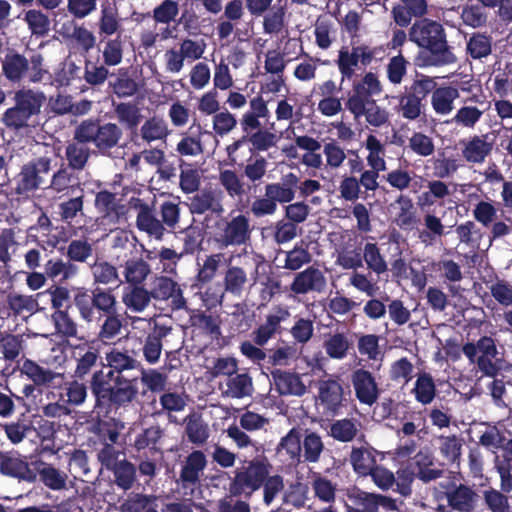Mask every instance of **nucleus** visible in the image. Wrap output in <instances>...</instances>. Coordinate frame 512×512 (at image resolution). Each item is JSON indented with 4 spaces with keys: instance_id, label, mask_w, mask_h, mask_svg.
Returning a JSON list of instances; mask_svg holds the SVG:
<instances>
[{
    "instance_id": "38",
    "label": "nucleus",
    "mask_w": 512,
    "mask_h": 512,
    "mask_svg": "<svg viewBox=\"0 0 512 512\" xmlns=\"http://www.w3.org/2000/svg\"><path fill=\"white\" fill-rule=\"evenodd\" d=\"M0 471L2 474L14 478L22 479L28 482L36 480L35 466L17 457H5L0 461Z\"/></svg>"
},
{
    "instance_id": "29",
    "label": "nucleus",
    "mask_w": 512,
    "mask_h": 512,
    "mask_svg": "<svg viewBox=\"0 0 512 512\" xmlns=\"http://www.w3.org/2000/svg\"><path fill=\"white\" fill-rule=\"evenodd\" d=\"M299 177L290 172L282 177V182H273L265 185L264 190L274 199L276 204L290 203L294 200Z\"/></svg>"
},
{
    "instance_id": "22",
    "label": "nucleus",
    "mask_w": 512,
    "mask_h": 512,
    "mask_svg": "<svg viewBox=\"0 0 512 512\" xmlns=\"http://www.w3.org/2000/svg\"><path fill=\"white\" fill-rule=\"evenodd\" d=\"M409 473L406 478L407 482H411L415 477L424 483H428L442 477L444 470L435 467L434 458L429 452L419 451L413 458L411 467L405 471Z\"/></svg>"
},
{
    "instance_id": "14",
    "label": "nucleus",
    "mask_w": 512,
    "mask_h": 512,
    "mask_svg": "<svg viewBox=\"0 0 512 512\" xmlns=\"http://www.w3.org/2000/svg\"><path fill=\"white\" fill-rule=\"evenodd\" d=\"M383 46L371 47L366 44L352 45L351 49L343 46L338 52L336 64L341 74V83L351 80L355 76L358 66L367 67L379 55L384 54Z\"/></svg>"
},
{
    "instance_id": "3",
    "label": "nucleus",
    "mask_w": 512,
    "mask_h": 512,
    "mask_svg": "<svg viewBox=\"0 0 512 512\" xmlns=\"http://www.w3.org/2000/svg\"><path fill=\"white\" fill-rule=\"evenodd\" d=\"M12 99L13 106L2 114V124L14 132L35 128L39 124L41 108L46 101L44 93L23 87L14 92Z\"/></svg>"
},
{
    "instance_id": "61",
    "label": "nucleus",
    "mask_w": 512,
    "mask_h": 512,
    "mask_svg": "<svg viewBox=\"0 0 512 512\" xmlns=\"http://www.w3.org/2000/svg\"><path fill=\"white\" fill-rule=\"evenodd\" d=\"M365 148L369 151L367 156V163L370 168L374 170L378 169L384 171L386 169L385 157V146L381 141L374 135L370 134L367 136L365 141Z\"/></svg>"
},
{
    "instance_id": "35",
    "label": "nucleus",
    "mask_w": 512,
    "mask_h": 512,
    "mask_svg": "<svg viewBox=\"0 0 512 512\" xmlns=\"http://www.w3.org/2000/svg\"><path fill=\"white\" fill-rule=\"evenodd\" d=\"M493 144L486 140V136L475 135L464 143L462 156L468 163H483L491 153Z\"/></svg>"
},
{
    "instance_id": "47",
    "label": "nucleus",
    "mask_w": 512,
    "mask_h": 512,
    "mask_svg": "<svg viewBox=\"0 0 512 512\" xmlns=\"http://www.w3.org/2000/svg\"><path fill=\"white\" fill-rule=\"evenodd\" d=\"M67 305L64 310L54 311L51 315L56 333L62 338H78L79 325L70 315Z\"/></svg>"
},
{
    "instance_id": "41",
    "label": "nucleus",
    "mask_w": 512,
    "mask_h": 512,
    "mask_svg": "<svg viewBox=\"0 0 512 512\" xmlns=\"http://www.w3.org/2000/svg\"><path fill=\"white\" fill-rule=\"evenodd\" d=\"M430 94H432L431 105L435 113L439 115L449 114L454 108V100L459 97L458 89L452 86H435Z\"/></svg>"
},
{
    "instance_id": "20",
    "label": "nucleus",
    "mask_w": 512,
    "mask_h": 512,
    "mask_svg": "<svg viewBox=\"0 0 512 512\" xmlns=\"http://www.w3.org/2000/svg\"><path fill=\"white\" fill-rule=\"evenodd\" d=\"M95 208L109 223L117 224L126 220L128 207L116 194L108 190H100L95 196Z\"/></svg>"
},
{
    "instance_id": "60",
    "label": "nucleus",
    "mask_w": 512,
    "mask_h": 512,
    "mask_svg": "<svg viewBox=\"0 0 512 512\" xmlns=\"http://www.w3.org/2000/svg\"><path fill=\"white\" fill-rule=\"evenodd\" d=\"M362 258L363 261H365L367 268L377 275L384 274L388 271L387 262L385 261L377 243L367 242L363 248Z\"/></svg>"
},
{
    "instance_id": "37",
    "label": "nucleus",
    "mask_w": 512,
    "mask_h": 512,
    "mask_svg": "<svg viewBox=\"0 0 512 512\" xmlns=\"http://www.w3.org/2000/svg\"><path fill=\"white\" fill-rule=\"evenodd\" d=\"M250 110L245 112L240 119V126L242 131L254 130V128L261 127V118L269 117V109L267 102L262 96L258 95L252 98L249 102Z\"/></svg>"
},
{
    "instance_id": "62",
    "label": "nucleus",
    "mask_w": 512,
    "mask_h": 512,
    "mask_svg": "<svg viewBox=\"0 0 512 512\" xmlns=\"http://www.w3.org/2000/svg\"><path fill=\"white\" fill-rule=\"evenodd\" d=\"M226 386L234 398H244L253 393V381L248 372L235 373L227 379Z\"/></svg>"
},
{
    "instance_id": "15",
    "label": "nucleus",
    "mask_w": 512,
    "mask_h": 512,
    "mask_svg": "<svg viewBox=\"0 0 512 512\" xmlns=\"http://www.w3.org/2000/svg\"><path fill=\"white\" fill-rule=\"evenodd\" d=\"M214 240L221 248L245 245L251 239L253 228L245 214L229 215L215 224Z\"/></svg>"
},
{
    "instance_id": "30",
    "label": "nucleus",
    "mask_w": 512,
    "mask_h": 512,
    "mask_svg": "<svg viewBox=\"0 0 512 512\" xmlns=\"http://www.w3.org/2000/svg\"><path fill=\"white\" fill-rule=\"evenodd\" d=\"M46 189L55 193H64L66 195L75 193L78 189H83L79 178L74 174V170L66 167L64 164L49 176Z\"/></svg>"
},
{
    "instance_id": "50",
    "label": "nucleus",
    "mask_w": 512,
    "mask_h": 512,
    "mask_svg": "<svg viewBox=\"0 0 512 512\" xmlns=\"http://www.w3.org/2000/svg\"><path fill=\"white\" fill-rule=\"evenodd\" d=\"M466 53L474 60L488 57L492 53V37L486 33H473L467 40Z\"/></svg>"
},
{
    "instance_id": "13",
    "label": "nucleus",
    "mask_w": 512,
    "mask_h": 512,
    "mask_svg": "<svg viewBox=\"0 0 512 512\" xmlns=\"http://www.w3.org/2000/svg\"><path fill=\"white\" fill-rule=\"evenodd\" d=\"M383 92V86L376 73L366 72L360 79L354 80L352 88L347 94L345 102L346 109L355 119L362 117L365 107H367L374 96Z\"/></svg>"
},
{
    "instance_id": "57",
    "label": "nucleus",
    "mask_w": 512,
    "mask_h": 512,
    "mask_svg": "<svg viewBox=\"0 0 512 512\" xmlns=\"http://www.w3.org/2000/svg\"><path fill=\"white\" fill-rule=\"evenodd\" d=\"M91 272L94 283L103 285H118L122 283L116 266L109 263L108 261H95L91 267Z\"/></svg>"
},
{
    "instance_id": "48",
    "label": "nucleus",
    "mask_w": 512,
    "mask_h": 512,
    "mask_svg": "<svg viewBox=\"0 0 512 512\" xmlns=\"http://www.w3.org/2000/svg\"><path fill=\"white\" fill-rule=\"evenodd\" d=\"M25 340L22 334L5 333L0 337V352L9 362H18L24 356Z\"/></svg>"
},
{
    "instance_id": "33",
    "label": "nucleus",
    "mask_w": 512,
    "mask_h": 512,
    "mask_svg": "<svg viewBox=\"0 0 512 512\" xmlns=\"http://www.w3.org/2000/svg\"><path fill=\"white\" fill-rule=\"evenodd\" d=\"M44 271L47 278L62 284L76 277L79 268L76 264L64 261L61 258H51L44 265Z\"/></svg>"
},
{
    "instance_id": "54",
    "label": "nucleus",
    "mask_w": 512,
    "mask_h": 512,
    "mask_svg": "<svg viewBox=\"0 0 512 512\" xmlns=\"http://www.w3.org/2000/svg\"><path fill=\"white\" fill-rule=\"evenodd\" d=\"M152 298L156 300H168L169 298L182 297L179 285L166 276L156 277L150 291ZM185 302L184 299H182Z\"/></svg>"
},
{
    "instance_id": "4",
    "label": "nucleus",
    "mask_w": 512,
    "mask_h": 512,
    "mask_svg": "<svg viewBox=\"0 0 512 512\" xmlns=\"http://www.w3.org/2000/svg\"><path fill=\"white\" fill-rule=\"evenodd\" d=\"M71 357L75 362L72 377L81 381L88 379L89 390L94 398V410L98 415H105V391L100 389V385L94 384L99 371H105L100 350L89 342H84L72 347Z\"/></svg>"
},
{
    "instance_id": "19",
    "label": "nucleus",
    "mask_w": 512,
    "mask_h": 512,
    "mask_svg": "<svg viewBox=\"0 0 512 512\" xmlns=\"http://www.w3.org/2000/svg\"><path fill=\"white\" fill-rule=\"evenodd\" d=\"M275 311L276 313L268 314L265 322L251 332L252 342L259 347H264L276 334H280L281 323L290 317V312L286 307L277 306Z\"/></svg>"
},
{
    "instance_id": "24",
    "label": "nucleus",
    "mask_w": 512,
    "mask_h": 512,
    "mask_svg": "<svg viewBox=\"0 0 512 512\" xmlns=\"http://www.w3.org/2000/svg\"><path fill=\"white\" fill-rule=\"evenodd\" d=\"M428 11L427 0H400L391 10L394 22L401 28L408 27L412 18H425Z\"/></svg>"
},
{
    "instance_id": "40",
    "label": "nucleus",
    "mask_w": 512,
    "mask_h": 512,
    "mask_svg": "<svg viewBox=\"0 0 512 512\" xmlns=\"http://www.w3.org/2000/svg\"><path fill=\"white\" fill-rule=\"evenodd\" d=\"M35 466L36 476L39 475L41 482L52 490H61L66 485L67 475L56 469L53 465L42 460L32 462Z\"/></svg>"
},
{
    "instance_id": "21",
    "label": "nucleus",
    "mask_w": 512,
    "mask_h": 512,
    "mask_svg": "<svg viewBox=\"0 0 512 512\" xmlns=\"http://www.w3.org/2000/svg\"><path fill=\"white\" fill-rule=\"evenodd\" d=\"M356 398L361 404L372 406L380 395V389L373 374L363 368L356 369L351 375Z\"/></svg>"
},
{
    "instance_id": "45",
    "label": "nucleus",
    "mask_w": 512,
    "mask_h": 512,
    "mask_svg": "<svg viewBox=\"0 0 512 512\" xmlns=\"http://www.w3.org/2000/svg\"><path fill=\"white\" fill-rule=\"evenodd\" d=\"M189 131L192 133L191 136L185 135L177 144V151L181 155L185 156H197L203 153V146L201 142V135L209 134L211 132L202 131V127L199 123L194 120L190 126Z\"/></svg>"
},
{
    "instance_id": "7",
    "label": "nucleus",
    "mask_w": 512,
    "mask_h": 512,
    "mask_svg": "<svg viewBox=\"0 0 512 512\" xmlns=\"http://www.w3.org/2000/svg\"><path fill=\"white\" fill-rule=\"evenodd\" d=\"M268 162L260 154L250 156L243 167L242 176L225 169L219 173V183L231 198H241L252 187L256 188L267 173Z\"/></svg>"
},
{
    "instance_id": "42",
    "label": "nucleus",
    "mask_w": 512,
    "mask_h": 512,
    "mask_svg": "<svg viewBox=\"0 0 512 512\" xmlns=\"http://www.w3.org/2000/svg\"><path fill=\"white\" fill-rule=\"evenodd\" d=\"M21 373L26 375L36 386H49L54 383L56 378H62V374L44 368L30 359L23 362Z\"/></svg>"
},
{
    "instance_id": "2",
    "label": "nucleus",
    "mask_w": 512,
    "mask_h": 512,
    "mask_svg": "<svg viewBox=\"0 0 512 512\" xmlns=\"http://www.w3.org/2000/svg\"><path fill=\"white\" fill-rule=\"evenodd\" d=\"M409 40L428 54V63L434 66L451 64L455 55L447 41L443 25L430 18L417 19L408 32Z\"/></svg>"
},
{
    "instance_id": "9",
    "label": "nucleus",
    "mask_w": 512,
    "mask_h": 512,
    "mask_svg": "<svg viewBox=\"0 0 512 512\" xmlns=\"http://www.w3.org/2000/svg\"><path fill=\"white\" fill-rule=\"evenodd\" d=\"M272 465L265 456H257L251 460H243V465L234 470L229 483L231 496L250 498L258 491L270 474Z\"/></svg>"
},
{
    "instance_id": "1",
    "label": "nucleus",
    "mask_w": 512,
    "mask_h": 512,
    "mask_svg": "<svg viewBox=\"0 0 512 512\" xmlns=\"http://www.w3.org/2000/svg\"><path fill=\"white\" fill-rule=\"evenodd\" d=\"M105 371H99L95 385L104 390L105 416L112 411L126 408L139 395V375L142 363L135 350L113 347L105 353Z\"/></svg>"
},
{
    "instance_id": "43",
    "label": "nucleus",
    "mask_w": 512,
    "mask_h": 512,
    "mask_svg": "<svg viewBox=\"0 0 512 512\" xmlns=\"http://www.w3.org/2000/svg\"><path fill=\"white\" fill-rule=\"evenodd\" d=\"M87 144L89 143L74 139L73 142L68 143L65 148L66 167L74 171H81L85 168L91 154Z\"/></svg>"
},
{
    "instance_id": "52",
    "label": "nucleus",
    "mask_w": 512,
    "mask_h": 512,
    "mask_svg": "<svg viewBox=\"0 0 512 512\" xmlns=\"http://www.w3.org/2000/svg\"><path fill=\"white\" fill-rule=\"evenodd\" d=\"M412 393L417 402L423 405L430 404L436 396V385L432 375L427 372L419 373Z\"/></svg>"
},
{
    "instance_id": "55",
    "label": "nucleus",
    "mask_w": 512,
    "mask_h": 512,
    "mask_svg": "<svg viewBox=\"0 0 512 512\" xmlns=\"http://www.w3.org/2000/svg\"><path fill=\"white\" fill-rule=\"evenodd\" d=\"M312 261V255L308 250L307 245L301 241L296 243L294 247L285 252V261L283 268L290 271H297L304 265Z\"/></svg>"
},
{
    "instance_id": "56",
    "label": "nucleus",
    "mask_w": 512,
    "mask_h": 512,
    "mask_svg": "<svg viewBox=\"0 0 512 512\" xmlns=\"http://www.w3.org/2000/svg\"><path fill=\"white\" fill-rule=\"evenodd\" d=\"M246 271L238 266H229L224 274V290L234 296H240L247 283Z\"/></svg>"
},
{
    "instance_id": "26",
    "label": "nucleus",
    "mask_w": 512,
    "mask_h": 512,
    "mask_svg": "<svg viewBox=\"0 0 512 512\" xmlns=\"http://www.w3.org/2000/svg\"><path fill=\"white\" fill-rule=\"evenodd\" d=\"M164 435L163 429L159 425H152L142 429L137 433L132 444V448L140 455L147 457L148 454L155 455L161 453L159 447L160 441Z\"/></svg>"
},
{
    "instance_id": "23",
    "label": "nucleus",
    "mask_w": 512,
    "mask_h": 512,
    "mask_svg": "<svg viewBox=\"0 0 512 512\" xmlns=\"http://www.w3.org/2000/svg\"><path fill=\"white\" fill-rule=\"evenodd\" d=\"M325 287L326 278L323 272L314 266H309L305 270L298 272L290 284V290L297 295L309 292L320 293Z\"/></svg>"
},
{
    "instance_id": "8",
    "label": "nucleus",
    "mask_w": 512,
    "mask_h": 512,
    "mask_svg": "<svg viewBox=\"0 0 512 512\" xmlns=\"http://www.w3.org/2000/svg\"><path fill=\"white\" fill-rule=\"evenodd\" d=\"M135 207L139 209L136 226L140 231L147 233L156 240H162L166 231V227L173 231L180 219L179 203L166 200L160 204L159 214L161 220L157 219L154 210L147 203L137 199Z\"/></svg>"
},
{
    "instance_id": "17",
    "label": "nucleus",
    "mask_w": 512,
    "mask_h": 512,
    "mask_svg": "<svg viewBox=\"0 0 512 512\" xmlns=\"http://www.w3.org/2000/svg\"><path fill=\"white\" fill-rule=\"evenodd\" d=\"M242 132L243 134L239 139L226 147L227 155L233 163H236V152L245 144H250L249 152L251 156H254L259 154V152L268 151L276 146L279 140V137L275 133L262 126L260 128H254V130Z\"/></svg>"
},
{
    "instance_id": "34",
    "label": "nucleus",
    "mask_w": 512,
    "mask_h": 512,
    "mask_svg": "<svg viewBox=\"0 0 512 512\" xmlns=\"http://www.w3.org/2000/svg\"><path fill=\"white\" fill-rule=\"evenodd\" d=\"M121 267L127 284H143L152 274L150 264L139 254L124 262Z\"/></svg>"
},
{
    "instance_id": "27",
    "label": "nucleus",
    "mask_w": 512,
    "mask_h": 512,
    "mask_svg": "<svg viewBox=\"0 0 512 512\" xmlns=\"http://www.w3.org/2000/svg\"><path fill=\"white\" fill-rule=\"evenodd\" d=\"M137 238L120 230L112 238L111 251L114 261L122 266L124 262L139 254Z\"/></svg>"
},
{
    "instance_id": "18",
    "label": "nucleus",
    "mask_w": 512,
    "mask_h": 512,
    "mask_svg": "<svg viewBox=\"0 0 512 512\" xmlns=\"http://www.w3.org/2000/svg\"><path fill=\"white\" fill-rule=\"evenodd\" d=\"M318 398L325 415H338L346 401L341 379L339 377H330L320 380L318 383Z\"/></svg>"
},
{
    "instance_id": "10",
    "label": "nucleus",
    "mask_w": 512,
    "mask_h": 512,
    "mask_svg": "<svg viewBox=\"0 0 512 512\" xmlns=\"http://www.w3.org/2000/svg\"><path fill=\"white\" fill-rule=\"evenodd\" d=\"M123 131L116 123H102L100 119L89 118L80 122L74 130V140L92 144L101 155H109L119 146Z\"/></svg>"
},
{
    "instance_id": "49",
    "label": "nucleus",
    "mask_w": 512,
    "mask_h": 512,
    "mask_svg": "<svg viewBox=\"0 0 512 512\" xmlns=\"http://www.w3.org/2000/svg\"><path fill=\"white\" fill-rule=\"evenodd\" d=\"M102 320L103 322L98 332V339L103 343H108L121 333L123 327V318L118 312V306L108 311V313L103 316Z\"/></svg>"
},
{
    "instance_id": "46",
    "label": "nucleus",
    "mask_w": 512,
    "mask_h": 512,
    "mask_svg": "<svg viewBox=\"0 0 512 512\" xmlns=\"http://www.w3.org/2000/svg\"><path fill=\"white\" fill-rule=\"evenodd\" d=\"M423 223L425 228L419 230L418 238L426 247L433 246L445 234V227L441 219L431 213L424 215Z\"/></svg>"
},
{
    "instance_id": "51",
    "label": "nucleus",
    "mask_w": 512,
    "mask_h": 512,
    "mask_svg": "<svg viewBox=\"0 0 512 512\" xmlns=\"http://www.w3.org/2000/svg\"><path fill=\"white\" fill-rule=\"evenodd\" d=\"M169 133L166 121L157 116L148 118L140 128L141 138L147 143L164 140Z\"/></svg>"
},
{
    "instance_id": "39",
    "label": "nucleus",
    "mask_w": 512,
    "mask_h": 512,
    "mask_svg": "<svg viewBox=\"0 0 512 512\" xmlns=\"http://www.w3.org/2000/svg\"><path fill=\"white\" fill-rule=\"evenodd\" d=\"M184 423L185 434L190 443L201 446L207 442L210 435L209 427L200 414L190 413L185 417Z\"/></svg>"
},
{
    "instance_id": "53",
    "label": "nucleus",
    "mask_w": 512,
    "mask_h": 512,
    "mask_svg": "<svg viewBox=\"0 0 512 512\" xmlns=\"http://www.w3.org/2000/svg\"><path fill=\"white\" fill-rule=\"evenodd\" d=\"M113 105L119 123L131 131L136 130L142 119L137 105L131 102H120Z\"/></svg>"
},
{
    "instance_id": "12",
    "label": "nucleus",
    "mask_w": 512,
    "mask_h": 512,
    "mask_svg": "<svg viewBox=\"0 0 512 512\" xmlns=\"http://www.w3.org/2000/svg\"><path fill=\"white\" fill-rule=\"evenodd\" d=\"M52 159L48 156L33 158L23 164L14 177V193L29 197L39 189L46 188L52 170Z\"/></svg>"
},
{
    "instance_id": "25",
    "label": "nucleus",
    "mask_w": 512,
    "mask_h": 512,
    "mask_svg": "<svg viewBox=\"0 0 512 512\" xmlns=\"http://www.w3.org/2000/svg\"><path fill=\"white\" fill-rule=\"evenodd\" d=\"M207 466V458L203 451L194 450L185 459L179 479L184 488L195 487L200 483V476Z\"/></svg>"
},
{
    "instance_id": "32",
    "label": "nucleus",
    "mask_w": 512,
    "mask_h": 512,
    "mask_svg": "<svg viewBox=\"0 0 512 512\" xmlns=\"http://www.w3.org/2000/svg\"><path fill=\"white\" fill-rule=\"evenodd\" d=\"M271 376L280 395L302 396L306 393V386L295 373L276 369L271 371Z\"/></svg>"
},
{
    "instance_id": "44",
    "label": "nucleus",
    "mask_w": 512,
    "mask_h": 512,
    "mask_svg": "<svg viewBox=\"0 0 512 512\" xmlns=\"http://www.w3.org/2000/svg\"><path fill=\"white\" fill-rule=\"evenodd\" d=\"M123 293V303L133 312L143 311L150 303L152 298L150 291L145 289L142 284H128Z\"/></svg>"
},
{
    "instance_id": "31",
    "label": "nucleus",
    "mask_w": 512,
    "mask_h": 512,
    "mask_svg": "<svg viewBox=\"0 0 512 512\" xmlns=\"http://www.w3.org/2000/svg\"><path fill=\"white\" fill-rule=\"evenodd\" d=\"M171 327L155 324L152 331L146 336L142 351L144 359L149 364H156L161 356L163 339L171 332Z\"/></svg>"
},
{
    "instance_id": "6",
    "label": "nucleus",
    "mask_w": 512,
    "mask_h": 512,
    "mask_svg": "<svg viewBox=\"0 0 512 512\" xmlns=\"http://www.w3.org/2000/svg\"><path fill=\"white\" fill-rule=\"evenodd\" d=\"M72 305L79 317L87 324L99 323L103 316L118 306L115 294L111 289L85 286L72 287Z\"/></svg>"
},
{
    "instance_id": "28",
    "label": "nucleus",
    "mask_w": 512,
    "mask_h": 512,
    "mask_svg": "<svg viewBox=\"0 0 512 512\" xmlns=\"http://www.w3.org/2000/svg\"><path fill=\"white\" fill-rule=\"evenodd\" d=\"M350 499L355 506L366 512H378L380 507L387 512L397 510L395 500L381 494L357 490L350 495Z\"/></svg>"
},
{
    "instance_id": "59",
    "label": "nucleus",
    "mask_w": 512,
    "mask_h": 512,
    "mask_svg": "<svg viewBox=\"0 0 512 512\" xmlns=\"http://www.w3.org/2000/svg\"><path fill=\"white\" fill-rule=\"evenodd\" d=\"M350 462L354 471L360 476H367L377 465L371 451L366 448H353L350 454Z\"/></svg>"
},
{
    "instance_id": "5",
    "label": "nucleus",
    "mask_w": 512,
    "mask_h": 512,
    "mask_svg": "<svg viewBox=\"0 0 512 512\" xmlns=\"http://www.w3.org/2000/svg\"><path fill=\"white\" fill-rule=\"evenodd\" d=\"M1 75L11 84L40 83L49 76L44 57L33 53L29 58L15 48H7L0 58Z\"/></svg>"
},
{
    "instance_id": "11",
    "label": "nucleus",
    "mask_w": 512,
    "mask_h": 512,
    "mask_svg": "<svg viewBox=\"0 0 512 512\" xmlns=\"http://www.w3.org/2000/svg\"><path fill=\"white\" fill-rule=\"evenodd\" d=\"M437 83L426 75H417L410 85L398 95L396 111L405 120H417L424 111L428 95L434 90Z\"/></svg>"
},
{
    "instance_id": "64",
    "label": "nucleus",
    "mask_w": 512,
    "mask_h": 512,
    "mask_svg": "<svg viewBox=\"0 0 512 512\" xmlns=\"http://www.w3.org/2000/svg\"><path fill=\"white\" fill-rule=\"evenodd\" d=\"M110 86L114 94L119 98H127L135 95L139 90V85L133 79L127 69H120L118 75Z\"/></svg>"
},
{
    "instance_id": "16",
    "label": "nucleus",
    "mask_w": 512,
    "mask_h": 512,
    "mask_svg": "<svg viewBox=\"0 0 512 512\" xmlns=\"http://www.w3.org/2000/svg\"><path fill=\"white\" fill-rule=\"evenodd\" d=\"M436 500H446L448 506L457 512H473L478 501L476 491L465 484L457 485L450 479L439 483L434 489Z\"/></svg>"
},
{
    "instance_id": "36",
    "label": "nucleus",
    "mask_w": 512,
    "mask_h": 512,
    "mask_svg": "<svg viewBox=\"0 0 512 512\" xmlns=\"http://www.w3.org/2000/svg\"><path fill=\"white\" fill-rule=\"evenodd\" d=\"M95 440L94 446L103 443H117L120 437L119 423L115 418L96 419L91 427Z\"/></svg>"
},
{
    "instance_id": "58",
    "label": "nucleus",
    "mask_w": 512,
    "mask_h": 512,
    "mask_svg": "<svg viewBox=\"0 0 512 512\" xmlns=\"http://www.w3.org/2000/svg\"><path fill=\"white\" fill-rule=\"evenodd\" d=\"M109 470L113 472L115 483L119 488L129 490L133 487L136 481V467L133 463L124 458Z\"/></svg>"
},
{
    "instance_id": "63",
    "label": "nucleus",
    "mask_w": 512,
    "mask_h": 512,
    "mask_svg": "<svg viewBox=\"0 0 512 512\" xmlns=\"http://www.w3.org/2000/svg\"><path fill=\"white\" fill-rule=\"evenodd\" d=\"M24 21L36 37H45L50 31V19L41 10L29 9L24 14Z\"/></svg>"
}]
</instances>
